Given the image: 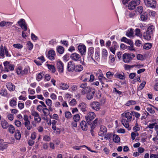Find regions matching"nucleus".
Masks as SVG:
<instances>
[{
  "mask_svg": "<svg viewBox=\"0 0 158 158\" xmlns=\"http://www.w3.org/2000/svg\"><path fill=\"white\" fill-rule=\"evenodd\" d=\"M58 71L60 73H62L64 70V64L60 61H58L56 63Z\"/></svg>",
  "mask_w": 158,
  "mask_h": 158,
  "instance_id": "dca6fc26",
  "label": "nucleus"
},
{
  "mask_svg": "<svg viewBox=\"0 0 158 158\" xmlns=\"http://www.w3.org/2000/svg\"><path fill=\"white\" fill-rule=\"evenodd\" d=\"M152 46V44L151 43H146L143 46V49L148 50L151 48Z\"/></svg>",
  "mask_w": 158,
  "mask_h": 158,
  "instance_id": "ea45409f",
  "label": "nucleus"
},
{
  "mask_svg": "<svg viewBox=\"0 0 158 158\" xmlns=\"http://www.w3.org/2000/svg\"><path fill=\"white\" fill-rule=\"evenodd\" d=\"M6 86L9 90L10 91H13L15 89V86L10 82L8 83Z\"/></svg>",
  "mask_w": 158,
  "mask_h": 158,
  "instance_id": "a878e982",
  "label": "nucleus"
},
{
  "mask_svg": "<svg viewBox=\"0 0 158 158\" xmlns=\"http://www.w3.org/2000/svg\"><path fill=\"white\" fill-rule=\"evenodd\" d=\"M8 131L9 132L13 134L15 132V127L12 125H10L8 126Z\"/></svg>",
  "mask_w": 158,
  "mask_h": 158,
  "instance_id": "f704fd0d",
  "label": "nucleus"
},
{
  "mask_svg": "<svg viewBox=\"0 0 158 158\" xmlns=\"http://www.w3.org/2000/svg\"><path fill=\"white\" fill-rule=\"evenodd\" d=\"M112 134L111 133H108L107 135H105L104 138L106 139V140L110 139L111 138Z\"/></svg>",
  "mask_w": 158,
  "mask_h": 158,
  "instance_id": "13d9d810",
  "label": "nucleus"
},
{
  "mask_svg": "<svg viewBox=\"0 0 158 158\" xmlns=\"http://www.w3.org/2000/svg\"><path fill=\"white\" fill-rule=\"evenodd\" d=\"M146 6L152 8H155L156 6V2L155 0H144Z\"/></svg>",
  "mask_w": 158,
  "mask_h": 158,
  "instance_id": "423d86ee",
  "label": "nucleus"
},
{
  "mask_svg": "<svg viewBox=\"0 0 158 158\" xmlns=\"http://www.w3.org/2000/svg\"><path fill=\"white\" fill-rule=\"evenodd\" d=\"M7 118L10 121H12L14 119V116L13 115L10 114H9L7 116Z\"/></svg>",
  "mask_w": 158,
  "mask_h": 158,
  "instance_id": "0e129e2a",
  "label": "nucleus"
},
{
  "mask_svg": "<svg viewBox=\"0 0 158 158\" xmlns=\"http://www.w3.org/2000/svg\"><path fill=\"white\" fill-rule=\"evenodd\" d=\"M17 23L22 29L24 30V31H26L27 30V24L24 19H21Z\"/></svg>",
  "mask_w": 158,
  "mask_h": 158,
  "instance_id": "0eeeda50",
  "label": "nucleus"
},
{
  "mask_svg": "<svg viewBox=\"0 0 158 158\" xmlns=\"http://www.w3.org/2000/svg\"><path fill=\"white\" fill-rule=\"evenodd\" d=\"M81 127L84 131H86L87 130L88 126L86 122L84 121H82L80 123Z\"/></svg>",
  "mask_w": 158,
  "mask_h": 158,
  "instance_id": "412c9836",
  "label": "nucleus"
},
{
  "mask_svg": "<svg viewBox=\"0 0 158 158\" xmlns=\"http://www.w3.org/2000/svg\"><path fill=\"white\" fill-rule=\"evenodd\" d=\"M78 107L83 112H85L87 111L86 105L84 102L80 103L78 105Z\"/></svg>",
  "mask_w": 158,
  "mask_h": 158,
  "instance_id": "f3484780",
  "label": "nucleus"
},
{
  "mask_svg": "<svg viewBox=\"0 0 158 158\" xmlns=\"http://www.w3.org/2000/svg\"><path fill=\"white\" fill-rule=\"evenodd\" d=\"M76 104V101L75 99H73L69 102V104L71 106H73Z\"/></svg>",
  "mask_w": 158,
  "mask_h": 158,
  "instance_id": "e2e57ef3",
  "label": "nucleus"
},
{
  "mask_svg": "<svg viewBox=\"0 0 158 158\" xmlns=\"http://www.w3.org/2000/svg\"><path fill=\"white\" fill-rule=\"evenodd\" d=\"M113 139L114 142L116 143H119L120 141V139L119 136L115 134H114L113 135Z\"/></svg>",
  "mask_w": 158,
  "mask_h": 158,
  "instance_id": "c756f323",
  "label": "nucleus"
},
{
  "mask_svg": "<svg viewBox=\"0 0 158 158\" xmlns=\"http://www.w3.org/2000/svg\"><path fill=\"white\" fill-rule=\"evenodd\" d=\"M2 127L4 129H6L9 126L8 123L5 120L2 122Z\"/></svg>",
  "mask_w": 158,
  "mask_h": 158,
  "instance_id": "4c0bfd02",
  "label": "nucleus"
},
{
  "mask_svg": "<svg viewBox=\"0 0 158 158\" xmlns=\"http://www.w3.org/2000/svg\"><path fill=\"white\" fill-rule=\"evenodd\" d=\"M61 43L63 45H65L67 47L69 45L68 42L66 40H61Z\"/></svg>",
  "mask_w": 158,
  "mask_h": 158,
  "instance_id": "774afa93",
  "label": "nucleus"
},
{
  "mask_svg": "<svg viewBox=\"0 0 158 158\" xmlns=\"http://www.w3.org/2000/svg\"><path fill=\"white\" fill-rule=\"evenodd\" d=\"M70 58L72 60L76 61H80L81 60L80 55L75 53L72 54L70 56Z\"/></svg>",
  "mask_w": 158,
  "mask_h": 158,
  "instance_id": "9d476101",
  "label": "nucleus"
},
{
  "mask_svg": "<svg viewBox=\"0 0 158 158\" xmlns=\"http://www.w3.org/2000/svg\"><path fill=\"white\" fill-rule=\"evenodd\" d=\"M140 0H132L128 4V7L130 10H133L140 3Z\"/></svg>",
  "mask_w": 158,
  "mask_h": 158,
  "instance_id": "20e7f679",
  "label": "nucleus"
},
{
  "mask_svg": "<svg viewBox=\"0 0 158 158\" xmlns=\"http://www.w3.org/2000/svg\"><path fill=\"white\" fill-rule=\"evenodd\" d=\"M94 52V48L92 47H90L89 48L88 51V58H91L94 60V62H95V60L94 59V57L93 56V54Z\"/></svg>",
  "mask_w": 158,
  "mask_h": 158,
  "instance_id": "9b49d317",
  "label": "nucleus"
},
{
  "mask_svg": "<svg viewBox=\"0 0 158 158\" xmlns=\"http://www.w3.org/2000/svg\"><path fill=\"white\" fill-rule=\"evenodd\" d=\"M88 87L87 86V84L86 83H82L80 85V87L81 88V89H84Z\"/></svg>",
  "mask_w": 158,
  "mask_h": 158,
  "instance_id": "bf43d9fd",
  "label": "nucleus"
},
{
  "mask_svg": "<svg viewBox=\"0 0 158 158\" xmlns=\"http://www.w3.org/2000/svg\"><path fill=\"white\" fill-rule=\"evenodd\" d=\"M154 26L152 25L149 26L147 28V32L153 34V32L154 31Z\"/></svg>",
  "mask_w": 158,
  "mask_h": 158,
  "instance_id": "72a5a7b5",
  "label": "nucleus"
},
{
  "mask_svg": "<svg viewBox=\"0 0 158 158\" xmlns=\"http://www.w3.org/2000/svg\"><path fill=\"white\" fill-rule=\"evenodd\" d=\"M135 35L140 37H142V35L140 32V30L139 29L136 28L135 29Z\"/></svg>",
  "mask_w": 158,
  "mask_h": 158,
  "instance_id": "a19ab883",
  "label": "nucleus"
},
{
  "mask_svg": "<svg viewBox=\"0 0 158 158\" xmlns=\"http://www.w3.org/2000/svg\"><path fill=\"white\" fill-rule=\"evenodd\" d=\"M146 84V82L144 81L142 82L139 85V87L138 88V90H140L142 89L145 86Z\"/></svg>",
  "mask_w": 158,
  "mask_h": 158,
  "instance_id": "09e8293b",
  "label": "nucleus"
},
{
  "mask_svg": "<svg viewBox=\"0 0 158 158\" xmlns=\"http://www.w3.org/2000/svg\"><path fill=\"white\" fill-rule=\"evenodd\" d=\"M95 92V90L94 88H92L86 94V98L88 100H91L93 98Z\"/></svg>",
  "mask_w": 158,
  "mask_h": 158,
  "instance_id": "1a4fd4ad",
  "label": "nucleus"
},
{
  "mask_svg": "<svg viewBox=\"0 0 158 158\" xmlns=\"http://www.w3.org/2000/svg\"><path fill=\"white\" fill-rule=\"evenodd\" d=\"M135 65H130L126 64H124L123 66L125 69L126 70H129L131 68L135 67Z\"/></svg>",
  "mask_w": 158,
  "mask_h": 158,
  "instance_id": "a18cd8bd",
  "label": "nucleus"
},
{
  "mask_svg": "<svg viewBox=\"0 0 158 158\" xmlns=\"http://www.w3.org/2000/svg\"><path fill=\"white\" fill-rule=\"evenodd\" d=\"M7 144L3 141L2 142L1 140H0V150H3L4 149L6 148Z\"/></svg>",
  "mask_w": 158,
  "mask_h": 158,
  "instance_id": "c85d7f7f",
  "label": "nucleus"
},
{
  "mask_svg": "<svg viewBox=\"0 0 158 158\" xmlns=\"http://www.w3.org/2000/svg\"><path fill=\"white\" fill-rule=\"evenodd\" d=\"M95 113L93 112H89L85 116V118L89 125L91 124V121L95 117Z\"/></svg>",
  "mask_w": 158,
  "mask_h": 158,
  "instance_id": "7ed1b4c3",
  "label": "nucleus"
},
{
  "mask_svg": "<svg viewBox=\"0 0 158 158\" xmlns=\"http://www.w3.org/2000/svg\"><path fill=\"white\" fill-rule=\"evenodd\" d=\"M114 76L116 78H119L121 80H123L125 78L124 75H122L120 74L117 73L114 74Z\"/></svg>",
  "mask_w": 158,
  "mask_h": 158,
  "instance_id": "e433bc0d",
  "label": "nucleus"
},
{
  "mask_svg": "<svg viewBox=\"0 0 158 158\" xmlns=\"http://www.w3.org/2000/svg\"><path fill=\"white\" fill-rule=\"evenodd\" d=\"M94 59L95 60H98L99 59V53L98 52L96 51L95 52L94 56Z\"/></svg>",
  "mask_w": 158,
  "mask_h": 158,
  "instance_id": "de8ad7c7",
  "label": "nucleus"
},
{
  "mask_svg": "<svg viewBox=\"0 0 158 158\" xmlns=\"http://www.w3.org/2000/svg\"><path fill=\"white\" fill-rule=\"evenodd\" d=\"M16 101L14 99H12L10 101V106H11L14 107L15 106H16Z\"/></svg>",
  "mask_w": 158,
  "mask_h": 158,
  "instance_id": "5fc2aeb1",
  "label": "nucleus"
},
{
  "mask_svg": "<svg viewBox=\"0 0 158 158\" xmlns=\"http://www.w3.org/2000/svg\"><path fill=\"white\" fill-rule=\"evenodd\" d=\"M106 132L107 129L106 127L103 126L102 125L100 126L98 135L101 136H103L106 135Z\"/></svg>",
  "mask_w": 158,
  "mask_h": 158,
  "instance_id": "f8f14e48",
  "label": "nucleus"
},
{
  "mask_svg": "<svg viewBox=\"0 0 158 158\" xmlns=\"http://www.w3.org/2000/svg\"><path fill=\"white\" fill-rule=\"evenodd\" d=\"M22 68L21 66L18 67L16 70V72L18 75H22Z\"/></svg>",
  "mask_w": 158,
  "mask_h": 158,
  "instance_id": "3c124183",
  "label": "nucleus"
},
{
  "mask_svg": "<svg viewBox=\"0 0 158 158\" xmlns=\"http://www.w3.org/2000/svg\"><path fill=\"white\" fill-rule=\"evenodd\" d=\"M106 77L108 78H110L111 77H112L114 75V73L109 71L106 73Z\"/></svg>",
  "mask_w": 158,
  "mask_h": 158,
  "instance_id": "680f3d73",
  "label": "nucleus"
},
{
  "mask_svg": "<svg viewBox=\"0 0 158 158\" xmlns=\"http://www.w3.org/2000/svg\"><path fill=\"white\" fill-rule=\"evenodd\" d=\"M59 85L60 89L64 90H67L69 87L68 85L62 82L60 83Z\"/></svg>",
  "mask_w": 158,
  "mask_h": 158,
  "instance_id": "4be33fe9",
  "label": "nucleus"
},
{
  "mask_svg": "<svg viewBox=\"0 0 158 158\" xmlns=\"http://www.w3.org/2000/svg\"><path fill=\"white\" fill-rule=\"evenodd\" d=\"M93 88H92L89 86H88L86 88L84 89H81V94L82 95H85V94H86L87 93L91 90Z\"/></svg>",
  "mask_w": 158,
  "mask_h": 158,
  "instance_id": "b1692460",
  "label": "nucleus"
},
{
  "mask_svg": "<svg viewBox=\"0 0 158 158\" xmlns=\"http://www.w3.org/2000/svg\"><path fill=\"white\" fill-rule=\"evenodd\" d=\"M121 42H125L130 46L132 45V42L130 39H127L126 37H123L121 39Z\"/></svg>",
  "mask_w": 158,
  "mask_h": 158,
  "instance_id": "393cba45",
  "label": "nucleus"
},
{
  "mask_svg": "<svg viewBox=\"0 0 158 158\" xmlns=\"http://www.w3.org/2000/svg\"><path fill=\"white\" fill-rule=\"evenodd\" d=\"M15 137L17 140H19L21 138V135L20 132L18 130L16 131L15 133Z\"/></svg>",
  "mask_w": 158,
  "mask_h": 158,
  "instance_id": "79ce46f5",
  "label": "nucleus"
},
{
  "mask_svg": "<svg viewBox=\"0 0 158 158\" xmlns=\"http://www.w3.org/2000/svg\"><path fill=\"white\" fill-rule=\"evenodd\" d=\"M90 106L91 108L94 110L98 111L100 108V105L99 103L97 102H91Z\"/></svg>",
  "mask_w": 158,
  "mask_h": 158,
  "instance_id": "6e6552de",
  "label": "nucleus"
},
{
  "mask_svg": "<svg viewBox=\"0 0 158 158\" xmlns=\"http://www.w3.org/2000/svg\"><path fill=\"white\" fill-rule=\"evenodd\" d=\"M113 46L110 48V51L114 54H115V51L116 50V48L118 47L117 45V43L115 41H114L113 42Z\"/></svg>",
  "mask_w": 158,
  "mask_h": 158,
  "instance_id": "aec40b11",
  "label": "nucleus"
},
{
  "mask_svg": "<svg viewBox=\"0 0 158 158\" xmlns=\"http://www.w3.org/2000/svg\"><path fill=\"white\" fill-rule=\"evenodd\" d=\"M135 57V55L132 53H126L123 55V60L126 63H130Z\"/></svg>",
  "mask_w": 158,
  "mask_h": 158,
  "instance_id": "f03ea898",
  "label": "nucleus"
},
{
  "mask_svg": "<svg viewBox=\"0 0 158 158\" xmlns=\"http://www.w3.org/2000/svg\"><path fill=\"white\" fill-rule=\"evenodd\" d=\"M15 124L16 126L18 127H20L22 125L21 122L17 120H15Z\"/></svg>",
  "mask_w": 158,
  "mask_h": 158,
  "instance_id": "864d4df0",
  "label": "nucleus"
},
{
  "mask_svg": "<svg viewBox=\"0 0 158 158\" xmlns=\"http://www.w3.org/2000/svg\"><path fill=\"white\" fill-rule=\"evenodd\" d=\"M72 115V114L70 112L68 111H66L65 113V116L66 118L68 119L71 117Z\"/></svg>",
  "mask_w": 158,
  "mask_h": 158,
  "instance_id": "49530a36",
  "label": "nucleus"
},
{
  "mask_svg": "<svg viewBox=\"0 0 158 158\" xmlns=\"http://www.w3.org/2000/svg\"><path fill=\"white\" fill-rule=\"evenodd\" d=\"M64 48L62 46H58L57 48V52L60 54H62L64 52Z\"/></svg>",
  "mask_w": 158,
  "mask_h": 158,
  "instance_id": "c9c22d12",
  "label": "nucleus"
},
{
  "mask_svg": "<svg viewBox=\"0 0 158 158\" xmlns=\"http://www.w3.org/2000/svg\"><path fill=\"white\" fill-rule=\"evenodd\" d=\"M13 23L10 22L2 21L0 22V26L1 27H9L11 26Z\"/></svg>",
  "mask_w": 158,
  "mask_h": 158,
  "instance_id": "5701e85b",
  "label": "nucleus"
},
{
  "mask_svg": "<svg viewBox=\"0 0 158 158\" xmlns=\"http://www.w3.org/2000/svg\"><path fill=\"white\" fill-rule=\"evenodd\" d=\"M68 69L69 72H72L75 70V66L74 63L73 61H70L68 64Z\"/></svg>",
  "mask_w": 158,
  "mask_h": 158,
  "instance_id": "4468645a",
  "label": "nucleus"
},
{
  "mask_svg": "<svg viewBox=\"0 0 158 158\" xmlns=\"http://www.w3.org/2000/svg\"><path fill=\"white\" fill-rule=\"evenodd\" d=\"M122 119L121 123L129 131L131 129V128L129 127V123L131 121L132 119L131 114V113L126 111L122 114Z\"/></svg>",
  "mask_w": 158,
  "mask_h": 158,
  "instance_id": "f257e3e1",
  "label": "nucleus"
},
{
  "mask_svg": "<svg viewBox=\"0 0 158 158\" xmlns=\"http://www.w3.org/2000/svg\"><path fill=\"white\" fill-rule=\"evenodd\" d=\"M135 104V102L134 101H129L127 103V106H129L131 105H134Z\"/></svg>",
  "mask_w": 158,
  "mask_h": 158,
  "instance_id": "338daca9",
  "label": "nucleus"
},
{
  "mask_svg": "<svg viewBox=\"0 0 158 158\" xmlns=\"http://www.w3.org/2000/svg\"><path fill=\"white\" fill-rule=\"evenodd\" d=\"M48 109L47 108H44L43 109V111L45 115H48L49 113V111H52L53 110V109L51 107V106H48Z\"/></svg>",
  "mask_w": 158,
  "mask_h": 158,
  "instance_id": "6ab92c4d",
  "label": "nucleus"
},
{
  "mask_svg": "<svg viewBox=\"0 0 158 158\" xmlns=\"http://www.w3.org/2000/svg\"><path fill=\"white\" fill-rule=\"evenodd\" d=\"M31 114L34 117L35 121H37L38 122H40L41 121V118L37 112L35 111H32L31 112Z\"/></svg>",
  "mask_w": 158,
  "mask_h": 158,
  "instance_id": "ddd939ff",
  "label": "nucleus"
},
{
  "mask_svg": "<svg viewBox=\"0 0 158 158\" xmlns=\"http://www.w3.org/2000/svg\"><path fill=\"white\" fill-rule=\"evenodd\" d=\"M13 46L16 48L18 49L21 48L23 47L22 45L19 44H14L13 45Z\"/></svg>",
  "mask_w": 158,
  "mask_h": 158,
  "instance_id": "4d7b16f0",
  "label": "nucleus"
},
{
  "mask_svg": "<svg viewBox=\"0 0 158 158\" xmlns=\"http://www.w3.org/2000/svg\"><path fill=\"white\" fill-rule=\"evenodd\" d=\"M44 75V74H43V72H41L38 74L37 76V78L39 80H41L42 79Z\"/></svg>",
  "mask_w": 158,
  "mask_h": 158,
  "instance_id": "69168bd1",
  "label": "nucleus"
},
{
  "mask_svg": "<svg viewBox=\"0 0 158 158\" xmlns=\"http://www.w3.org/2000/svg\"><path fill=\"white\" fill-rule=\"evenodd\" d=\"M24 126L28 130H30L32 128V126L30 125V121L24 122Z\"/></svg>",
  "mask_w": 158,
  "mask_h": 158,
  "instance_id": "58836bf2",
  "label": "nucleus"
},
{
  "mask_svg": "<svg viewBox=\"0 0 158 158\" xmlns=\"http://www.w3.org/2000/svg\"><path fill=\"white\" fill-rule=\"evenodd\" d=\"M148 18V14L146 12L141 14L140 19L142 21H144L147 20Z\"/></svg>",
  "mask_w": 158,
  "mask_h": 158,
  "instance_id": "7c9ffc66",
  "label": "nucleus"
},
{
  "mask_svg": "<svg viewBox=\"0 0 158 158\" xmlns=\"http://www.w3.org/2000/svg\"><path fill=\"white\" fill-rule=\"evenodd\" d=\"M80 118V115L78 114L75 115L73 118L74 121L77 122L79 121Z\"/></svg>",
  "mask_w": 158,
  "mask_h": 158,
  "instance_id": "c03bdc74",
  "label": "nucleus"
},
{
  "mask_svg": "<svg viewBox=\"0 0 158 158\" xmlns=\"http://www.w3.org/2000/svg\"><path fill=\"white\" fill-rule=\"evenodd\" d=\"M31 37L32 40L34 41L38 39L37 37L34 35L33 33L31 34Z\"/></svg>",
  "mask_w": 158,
  "mask_h": 158,
  "instance_id": "052dcab7",
  "label": "nucleus"
},
{
  "mask_svg": "<svg viewBox=\"0 0 158 158\" xmlns=\"http://www.w3.org/2000/svg\"><path fill=\"white\" fill-rule=\"evenodd\" d=\"M47 105L48 106H52V101L49 99H47L45 101Z\"/></svg>",
  "mask_w": 158,
  "mask_h": 158,
  "instance_id": "8fccbe9b",
  "label": "nucleus"
},
{
  "mask_svg": "<svg viewBox=\"0 0 158 158\" xmlns=\"http://www.w3.org/2000/svg\"><path fill=\"white\" fill-rule=\"evenodd\" d=\"M48 69L52 73H54L55 72L56 69L54 65L47 64Z\"/></svg>",
  "mask_w": 158,
  "mask_h": 158,
  "instance_id": "bb28decb",
  "label": "nucleus"
},
{
  "mask_svg": "<svg viewBox=\"0 0 158 158\" xmlns=\"http://www.w3.org/2000/svg\"><path fill=\"white\" fill-rule=\"evenodd\" d=\"M29 72V69L28 68H25L24 70H22V75H26Z\"/></svg>",
  "mask_w": 158,
  "mask_h": 158,
  "instance_id": "6e6d98bb",
  "label": "nucleus"
},
{
  "mask_svg": "<svg viewBox=\"0 0 158 158\" xmlns=\"http://www.w3.org/2000/svg\"><path fill=\"white\" fill-rule=\"evenodd\" d=\"M83 67L81 65H78L75 66V71L77 72H80L83 69Z\"/></svg>",
  "mask_w": 158,
  "mask_h": 158,
  "instance_id": "473e14b6",
  "label": "nucleus"
},
{
  "mask_svg": "<svg viewBox=\"0 0 158 158\" xmlns=\"http://www.w3.org/2000/svg\"><path fill=\"white\" fill-rule=\"evenodd\" d=\"M55 56V52L54 51L51 50L49 51L48 54V58L51 60H54Z\"/></svg>",
  "mask_w": 158,
  "mask_h": 158,
  "instance_id": "a211bd4d",
  "label": "nucleus"
},
{
  "mask_svg": "<svg viewBox=\"0 0 158 158\" xmlns=\"http://www.w3.org/2000/svg\"><path fill=\"white\" fill-rule=\"evenodd\" d=\"M0 94L4 96H6L7 94L6 90L5 89H2L0 91Z\"/></svg>",
  "mask_w": 158,
  "mask_h": 158,
  "instance_id": "37998d69",
  "label": "nucleus"
},
{
  "mask_svg": "<svg viewBox=\"0 0 158 158\" xmlns=\"http://www.w3.org/2000/svg\"><path fill=\"white\" fill-rule=\"evenodd\" d=\"M4 65L5 67V71L9 72V70L13 71L14 70L15 66L14 65L11 64L8 61H6L4 62Z\"/></svg>",
  "mask_w": 158,
  "mask_h": 158,
  "instance_id": "39448f33",
  "label": "nucleus"
},
{
  "mask_svg": "<svg viewBox=\"0 0 158 158\" xmlns=\"http://www.w3.org/2000/svg\"><path fill=\"white\" fill-rule=\"evenodd\" d=\"M27 45L29 50H31L32 49L33 45L31 42L30 41L28 42L27 43Z\"/></svg>",
  "mask_w": 158,
  "mask_h": 158,
  "instance_id": "603ef678",
  "label": "nucleus"
},
{
  "mask_svg": "<svg viewBox=\"0 0 158 158\" xmlns=\"http://www.w3.org/2000/svg\"><path fill=\"white\" fill-rule=\"evenodd\" d=\"M152 34L146 31V33H144L143 36L145 39L149 40L151 39Z\"/></svg>",
  "mask_w": 158,
  "mask_h": 158,
  "instance_id": "cd10ccee",
  "label": "nucleus"
},
{
  "mask_svg": "<svg viewBox=\"0 0 158 158\" xmlns=\"http://www.w3.org/2000/svg\"><path fill=\"white\" fill-rule=\"evenodd\" d=\"M78 49L82 55H85L86 52V47L84 45H79L78 46Z\"/></svg>",
  "mask_w": 158,
  "mask_h": 158,
  "instance_id": "2eb2a0df",
  "label": "nucleus"
},
{
  "mask_svg": "<svg viewBox=\"0 0 158 158\" xmlns=\"http://www.w3.org/2000/svg\"><path fill=\"white\" fill-rule=\"evenodd\" d=\"M133 29L132 28L130 29V30H128L126 32V35L129 37L133 36Z\"/></svg>",
  "mask_w": 158,
  "mask_h": 158,
  "instance_id": "2f4dec72",
  "label": "nucleus"
}]
</instances>
